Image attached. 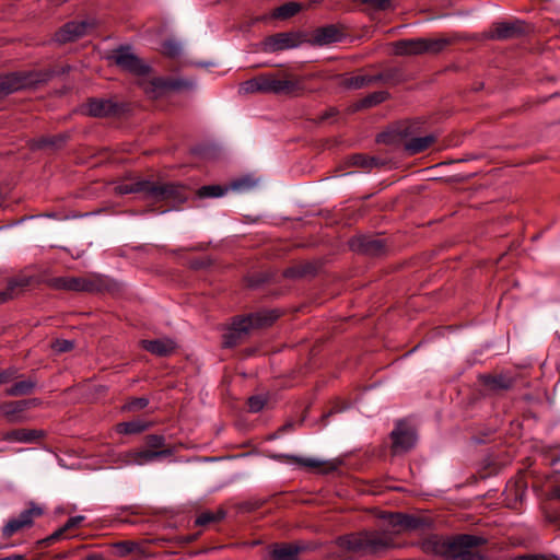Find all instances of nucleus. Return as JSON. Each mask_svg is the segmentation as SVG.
Masks as SVG:
<instances>
[{
  "label": "nucleus",
  "instance_id": "a19ab883",
  "mask_svg": "<svg viewBox=\"0 0 560 560\" xmlns=\"http://www.w3.org/2000/svg\"><path fill=\"white\" fill-rule=\"evenodd\" d=\"M182 46L174 38L165 39L161 45V54L168 59H177L182 56Z\"/></svg>",
  "mask_w": 560,
  "mask_h": 560
},
{
  "label": "nucleus",
  "instance_id": "6e6d98bb",
  "mask_svg": "<svg viewBox=\"0 0 560 560\" xmlns=\"http://www.w3.org/2000/svg\"><path fill=\"white\" fill-rule=\"evenodd\" d=\"M149 405V399L145 397H133L126 405L125 409L128 411H138L144 409Z\"/></svg>",
  "mask_w": 560,
  "mask_h": 560
},
{
  "label": "nucleus",
  "instance_id": "b1692460",
  "mask_svg": "<svg viewBox=\"0 0 560 560\" xmlns=\"http://www.w3.org/2000/svg\"><path fill=\"white\" fill-rule=\"evenodd\" d=\"M246 322V326L252 329H262L270 327L279 317L280 313L278 310H259L243 316H240Z\"/></svg>",
  "mask_w": 560,
  "mask_h": 560
},
{
  "label": "nucleus",
  "instance_id": "dca6fc26",
  "mask_svg": "<svg viewBox=\"0 0 560 560\" xmlns=\"http://www.w3.org/2000/svg\"><path fill=\"white\" fill-rule=\"evenodd\" d=\"M326 259L320 257L313 260L294 262L292 266L282 270V278L287 279H313L324 268Z\"/></svg>",
  "mask_w": 560,
  "mask_h": 560
},
{
  "label": "nucleus",
  "instance_id": "338daca9",
  "mask_svg": "<svg viewBox=\"0 0 560 560\" xmlns=\"http://www.w3.org/2000/svg\"><path fill=\"white\" fill-rule=\"evenodd\" d=\"M487 557L476 549H466L459 560H486Z\"/></svg>",
  "mask_w": 560,
  "mask_h": 560
},
{
  "label": "nucleus",
  "instance_id": "f03ea898",
  "mask_svg": "<svg viewBox=\"0 0 560 560\" xmlns=\"http://www.w3.org/2000/svg\"><path fill=\"white\" fill-rule=\"evenodd\" d=\"M335 542L338 547L349 552L376 557L396 548V544L390 536L369 529L340 535L336 538Z\"/></svg>",
  "mask_w": 560,
  "mask_h": 560
},
{
  "label": "nucleus",
  "instance_id": "bf43d9fd",
  "mask_svg": "<svg viewBox=\"0 0 560 560\" xmlns=\"http://www.w3.org/2000/svg\"><path fill=\"white\" fill-rule=\"evenodd\" d=\"M311 35H343L340 28L335 24H328L325 26L317 27L312 32Z\"/></svg>",
  "mask_w": 560,
  "mask_h": 560
},
{
  "label": "nucleus",
  "instance_id": "1a4fd4ad",
  "mask_svg": "<svg viewBox=\"0 0 560 560\" xmlns=\"http://www.w3.org/2000/svg\"><path fill=\"white\" fill-rule=\"evenodd\" d=\"M129 112V104L114 98L91 97L86 102V113L91 117H121Z\"/></svg>",
  "mask_w": 560,
  "mask_h": 560
},
{
  "label": "nucleus",
  "instance_id": "13d9d810",
  "mask_svg": "<svg viewBox=\"0 0 560 560\" xmlns=\"http://www.w3.org/2000/svg\"><path fill=\"white\" fill-rule=\"evenodd\" d=\"M248 410L250 412H259L266 405V399L261 395H255L247 400Z\"/></svg>",
  "mask_w": 560,
  "mask_h": 560
},
{
  "label": "nucleus",
  "instance_id": "4d7b16f0",
  "mask_svg": "<svg viewBox=\"0 0 560 560\" xmlns=\"http://www.w3.org/2000/svg\"><path fill=\"white\" fill-rule=\"evenodd\" d=\"M19 370L14 366H10L5 370L0 371V385L8 384L19 378Z\"/></svg>",
  "mask_w": 560,
  "mask_h": 560
},
{
  "label": "nucleus",
  "instance_id": "423d86ee",
  "mask_svg": "<svg viewBox=\"0 0 560 560\" xmlns=\"http://www.w3.org/2000/svg\"><path fill=\"white\" fill-rule=\"evenodd\" d=\"M487 544V538L472 534H455L445 536L442 558L445 560H459L466 549H477Z\"/></svg>",
  "mask_w": 560,
  "mask_h": 560
},
{
  "label": "nucleus",
  "instance_id": "bb28decb",
  "mask_svg": "<svg viewBox=\"0 0 560 560\" xmlns=\"http://www.w3.org/2000/svg\"><path fill=\"white\" fill-rule=\"evenodd\" d=\"M43 430L36 429H13L3 434V440L8 442L35 443L45 438Z\"/></svg>",
  "mask_w": 560,
  "mask_h": 560
},
{
  "label": "nucleus",
  "instance_id": "ddd939ff",
  "mask_svg": "<svg viewBox=\"0 0 560 560\" xmlns=\"http://www.w3.org/2000/svg\"><path fill=\"white\" fill-rule=\"evenodd\" d=\"M389 438L392 440V451L397 454L411 451L416 446L418 436L416 429L409 425L406 420H398Z\"/></svg>",
  "mask_w": 560,
  "mask_h": 560
},
{
  "label": "nucleus",
  "instance_id": "a878e982",
  "mask_svg": "<svg viewBox=\"0 0 560 560\" xmlns=\"http://www.w3.org/2000/svg\"><path fill=\"white\" fill-rule=\"evenodd\" d=\"M140 346L145 351L156 357H168L176 348L175 342L172 339H142Z\"/></svg>",
  "mask_w": 560,
  "mask_h": 560
},
{
  "label": "nucleus",
  "instance_id": "5701e85b",
  "mask_svg": "<svg viewBox=\"0 0 560 560\" xmlns=\"http://www.w3.org/2000/svg\"><path fill=\"white\" fill-rule=\"evenodd\" d=\"M101 32L100 22L94 18H85L80 21H70L63 24L55 35H86Z\"/></svg>",
  "mask_w": 560,
  "mask_h": 560
},
{
  "label": "nucleus",
  "instance_id": "79ce46f5",
  "mask_svg": "<svg viewBox=\"0 0 560 560\" xmlns=\"http://www.w3.org/2000/svg\"><path fill=\"white\" fill-rule=\"evenodd\" d=\"M330 407L329 409L325 410L323 415L320 416V422L326 423V421L332 417L334 415L341 412L349 408L350 402L347 400H342L339 397H335L329 401Z\"/></svg>",
  "mask_w": 560,
  "mask_h": 560
},
{
  "label": "nucleus",
  "instance_id": "58836bf2",
  "mask_svg": "<svg viewBox=\"0 0 560 560\" xmlns=\"http://www.w3.org/2000/svg\"><path fill=\"white\" fill-rule=\"evenodd\" d=\"M229 189V185H205L198 188L197 196L203 198H219L224 196Z\"/></svg>",
  "mask_w": 560,
  "mask_h": 560
},
{
  "label": "nucleus",
  "instance_id": "2f4dec72",
  "mask_svg": "<svg viewBox=\"0 0 560 560\" xmlns=\"http://www.w3.org/2000/svg\"><path fill=\"white\" fill-rule=\"evenodd\" d=\"M24 411L21 400L0 402V413L11 423L21 422L23 418L20 416Z\"/></svg>",
  "mask_w": 560,
  "mask_h": 560
},
{
  "label": "nucleus",
  "instance_id": "72a5a7b5",
  "mask_svg": "<svg viewBox=\"0 0 560 560\" xmlns=\"http://www.w3.org/2000/svg\"><path fill=\"white\" fill-rule=\"evenodd\" d=\"M384 85L395 86L408 81V75L401 67H386L383 69Z\"/></svg>",
  "mask_w": 560,
  "mask_h": 560
},
{
  "label": "nucleus",
  "instance_id": "393cba45",
  "mask_svg": "<svg viewBox=\"0 0 560 560\" xmlns=\"http://www.w3.org/2000/svg\"><path fill=\"white\" fill-rule=\"evenodd\" d=\"M69 139L70 135L68 132H61L52 136H40L30 141V148L33 151L45 149L57 151L62 149Z\"/></svg>",
  "mask_w": 560,
  "mask_h": 560
},
{
  "label": "nucleus",
  "instance_id": "a211bd4d",
  "mask_svg": "<svg viewBox=\"0 0 560 560\" xmlns=\"http://www.w3.org/2000/svg\"><path fill=\"white\" fill-rule=\"evenodd\" d=\"M310 82V77L292 74L282 68V95L296 97L313 92L315 89L308 85Z\"/></svg>",
  "mask_w": 560,
  "mask_h": 560
},
{
  "label": "nucleus",
  "instance_id": "412c9836",
  "mask_svg": "<svg viewBox=\"0 0 560 560\" xmlns=\"http://www.w3.org/2000/svg\"><path fill=\"white\" fill-rule=\"evenodd\" d=\"M478 382L486 390L492 394H499L512 389L515 386L516 378L509 374H479Z\"/></svg>",
  "mask_w": 560,
  "mask_h": 560
},
{
  "label": "nucleus",
  "instance_id": "e2e57ef3",
  "mask_svg": "<svg viewBox=\"0 0 560 560\" xmlns=\"http://www.w3.org/2000/svg\"><path fill=\"white\" fill-rule=\"evenodd\" d=\"M329 340H330V336H324V337L316 339L313 347L310 350V358L314 359L315 357H317L322 352L326 342H328Z\"/></svg>",
  "mask_w": 560,
  "mask_h": 560
},
{
  "label": "nucleus",
  "instance_id": "2eb2a0df",
  "mask_svg": "<svg viewBox=\"0 0 560 560\" xmlns=\"http://www.w3.org/2000/svg\"><path fill=\"white\" fill-rule=\"evenodd\" d=\"M413 135L412 127L407 121L390 124L385 130L376 135L375 142L385 145L405 148L406 139Z\"/></svg>",
  "mask_w": 560,
  "mask_h": 560
},
{
  "label": "nucleus",
  "instance_id": "9d476101",
  "mask_svg": "<svg viewBox=\"0 0 560 560\" xmlns=\"http://www.w3.org/2000/svg\"><path fill=\"white\" fill-rule=\"evenodd\" d=\"M38 82L37 74L32 71H14L0 74V96L34 86Z\"/></svg>",
  "mask_w": 560,
  "mask_h": 560
},
{
  "label": "nucleus",
  "instance_id": "f704fd0d",
  "mask_svg": "<svg viewBox=\"0 0 560 560\" xmlns=\"http://www.w3.org/2000/svg\"><path fill=\"white\" fill-rule=\"evenodd\" d=\"M273 277V272L269 270H260L247 275L245 281L248 288L259 289L262 288L265 284L269 283Z\"/></svg>",
  "mask_w": 560,
  "mask_h": 560
},
{
  "label": "nucleus",
  "instance_id": "c756f323",
  "mask_svg": "<svg viewBox=\"0 0 560 560\" xmlns=\"http://www.w3.org/2000/svg\"><path fill=\"white\" fill-rule=\"evenodd\" d=\"M173 455L172 448H164L160 451H153L150 448L133 451L130 453V457L133 463L138 465L148 464L161 458L170 457Z\"/></svg>",
  "mask_w": 560,
  "mask_h": 560
},
{
  "label": "nucleus",
  "instance_id": "f8f14e48",
  "mask_svg": "<svg viewBox=\"0 0 560 560\" xmlns=\"http://www.w3.org/2000/svg\"><path fill=\"white\" fill-rule=\"evenodd\" d=\"M43 514L44 510L40 506L34 502H30L27 509L22 511L18 517L10 518L1 528V537L3 539H9L18 532L32 527L34 520L42 516Z\"/></svg>",
  "mask_w": 560,
  "mask_h": 560
},
{
  "label": "nucleus",
  "instance_id": "a18cd8bd",
  "mask_svg": "<svg viewBox=\"0 0 560 560\" xmlns=\"http://www.w3.org/2000/svg\"><path fill=\"white\" fill-rule=\"evenodd\" d=\"M370 161H372V155L368 153H353L346 156L345 164L348 167H361L370 170Z\"/></svg>",
  "mask_w": 560,
  "mask_h": 560
},
{
  "label": "nucleus",
  "instance_id": "e433bc0d",
  "mask_svg": "<svg viewBox=\"0 0 560 560\" xmlns=\"http://www.w3.org/2000/svg\"><path fill=\"white\" fill-rule=\"evenodd\" d=\"M150 427L149 422L142 420H132L117 424V432L121 434H138L144 432Z\"/></svg>",
  "mask_w": 560,
  "mask_h": 560
},
{
  "label": "nucleus",
  "instance_id": "774afa93",
  "mask_svg": "<svg viewBox=\"0 0 560 560\" xmlns=\"http://www.w3.org/2000/svg\"><path fill=\"white\" fill-rule=\"evenodd\" d=\"M85 520L83 515H77L68 518V521L62 525L67 532L77 528L81 525V523Z\"/></svg>",
  "mask_w": 560,
  "mask_h": 560
},
{
  "label": "nucleus",
  "instance_id": "5fc2aeb1",
  "mask_svg": "<svg viewBox=\"0 0 560 560\" xmlns=\"http://www.w3.org/2000/svg\"><path fill=\"white\" fill-rule=\"evenodd\" d=\"M67 533L66 528L61 526L57 530H55L51 535L47 536L44 539L38 540V545L40 547H48L52 545L54 542L58 541L59 539L65 537V534Z\"/></svg>",
  "mask_w": 560,
  "mask_h": 560
},
{
  "label": "nucleus",
  "instance_id": "6ab92c4d",
  "mask_svg": "<svg viewBox=\"0 0 560 560\" xmlns=\"http://www.w3.org/2000/svg\"><path fill=\"white\" fill-rule=\"evenodd\" d=\"M526 490L527 481L524 477L510 479L503 492L505 495V499L503 500L504 506L517 511L524 501Z\"/></svg>",
  "mask_w": 560,
  "mask_h": 560
},
{
  "label": "nucleus",
  "instance_id": "8fccbe9b",
  "mask_svg": "<svg viewBox=\"0 0 560 560\" xmlns=\"http://www.w3.org/2000/svg\"><path fill=\"white\" fill-rule=\"evenodd\" d=\"M145 446L153 451L164 450L165 436L161 434H148L144 438Z\"/></svg>",
  "mask_w": 560,
  "mask_h": 560
},
{
  "label": "nucleus",
  "instance_id": "4468645a",
  "mask_svg": "<svg viewBox=\"0 0 560 560\" xmlns=\"http://www.w3.org/2000/svg\"><path fill=\"white\" fill-rule=\"evenodd\" d=\"M240 92L247 93H280L279 70L261 73L253 79L243 82Z\"/></svg>",
  "mask_w": 560,
  "mask_h": 560
},
{
  "label": "nucleus",
  "instance_id": "4c0bfd02",
  "mask_svg": "<svg viewBox=\"0 0 560 560\" xmlns=\"http://www.w3.org/2000/svg\"><path fill=\"white\" fill-rule=\"evenodd\" d=\"M257 185V179L250 175H244L230 182L229 189L238 192H245L254 189Z\"/></svg>",
  "mask_w": 560,
  "mask_h": 560
},
{
  "label": "nucleus",
  "instance_id": "680f3d73",
  "mask_svg": "<svg viewBox=\"0 0 560 560\" xmlns=\"http://www.w3.org/2000/svg\"><path fill=\"white\" fill-rule=\"evenodd\" d=\"M308 406L304 407L303 410L301 411V416L299 418L298 421H294L292 419H289L287 420L283 424H282V433L283 432H288V431H291V430H294L295 425L296 424H302L306 418V413L308 411Z\"/></svg>",
  "mask_w": 560,
  "mask_h": 560
},
{
  "label": "nucleus",
  "instance_id": "864d4df0",
  "mask_svg": "<svg viewBox=\"0 0 560 560\" xmlns=\"http://www.w3.org/2000/svg\"><path fill=\"white\" fill-rule=\"evenodd\" d=\"M74 348V342L68 339H56L51 343V349L56 353H66Z\"/></svg>",
  "mask_w": 560,
  "mask_h": 560
},
{
  "label": "nucleus",
  "instance_id": "f257e3e1",
  "mask_svg": "<svg viewBox=\"0 0 560 560\" xmlns=\"http://www.w3.org/2000/svg\"><path fill=\"white\" fill-rule=\"evenodd\" d=\"M120 195L141 194L143 200L153 203L165 202L171 209H177L188 200V189L178 183H162L151 179H138L117 186Z\"/></svg>",
  "mask_w": 560,
  "mask_h": 560
},
{
  "label": "nucleus",
  "instance_id": "de8ad7c7",
  "mask_svg": "<svg viewBox=\"0 0 560 560\" xmlns=\"http://www.w3.org/2000/svg\"><path fill=\"white\" fill-rule=\"evenodd\" d=\"M30 280L27 278L11 279L8 283L7 291L0 292V304L7 302L12 296V292L18 287H27Z\"/></svg>",
  "mask_w": 560,
  "mask_h": 560
},
{
  "label": "nucleus",
  "instance_id": "7ed1b4c3",
  "mask_svg": "<svg viewBox=\"0 0 560 560\" xmlns=\"http://www.w3.org/2000/svg\"><path fill=\"white\" fill-rule=\"evenodd\" d=\"M106 59L121 71L136 77L137 80L144 79L154 72L152 66L140 58L130 45H119L110 49Z\"/></svg>",
  "mask_w": 560,
  "mask_h": 560
},
{
  "label": "nucleus",
  "instance_id": "603ef678",
  "mask_svg": "<svg viewBox=\"0 0 560 560\" xmlns=\"http://www.w3.org/2000/svg\"><path fill=\"white\" fill-rule=\"evenodd\" d=\"M303 9V4L300 2H287L282 3V20H288L298 14Z\"/></svg>",
  "mask_w": 560,
  "mask_h": 560
},
{
  "label": "nucleus",
  "instance_id": "9b49d317",
  "mask_svg": "<svg viewBox=\"0 0 560 560\" xmlns=\"http://www.w3.org/2000/svg\"><path fill=\"white\" fill-rule=\"evenodd\" d=\"M282 460L298 465L300 468L305 469L308 472L317 475H330L339 469L343 465L341 458H335L331 460H322L316 458H304L294 455L282 454Z\"/></svg>",
  "mask_w": 560,
  "mask_h": 560
},
{
  "label": "nucleus",
  "instance_id": "ea45409f",
  "mask_svg": "<svg viewBox=\"0 0 560 560\" xmlns=\"http://www.w3.org/2000/svg\"><path fill=\"white\" fill-rule=\"evenodd\" d=\"M226 515V512L223 509L218 510L217 512L205 511L200 513L195 520L196 526H207L209 524L219 523Z\"/></svg>",
  "mask_w": 560,
  "mask_h": 560
},
{
  "label": "nucleus",
  "instance_id": "f3484780",
  "mask_svg": "<svg viewBox=\"0 0 560 560\" xmlns=\"http://www.w3.org/2000/svg\"><path fill=\"white\" fill-rule=\"evenodd\" d=\"M535 32L534 24L513 18L492 23L489 32L482 35H530Z\"/></svg>",
  "mask_w": 560,
  "mask_h": 560
},
{
  "label": "nucleus",
  "instance_id": "7c9ffc66",
  "mask_svg": "<svg viewBox=\"0 0 560 560\" xmlns=\"http://www.w3.org/2000/svg\"><path fill=\"white\" fill-rule=\"evenodd\" d=\"M445 536L438 534H430L420 542L421 550L427 555H434L442 557L444 548Z\"/></svg>",
  "mask_w": 560,
  "mask_h": 560
},
{
  "label": "nucleus",
  "instance_id": "0eeeda50",
  "mask_svg": "<svg viewBox=\"0 0 560 560\" xmlns=\"http://www.w3.org/2000/svg\"><path fill=\"white\" fill-rule=\"evenodd\" d=\"M349 249L358 255L381 258L388 254V242L378 238L377 234H357L348 241Z\"/></svg>",
  "mask_w": 560,
  "mask_h": 560
},
{
  "label": "nucleus",
  "instance_id": "3c124183",
  "mask_svg": "<svg viewBox=\"0 0 560 560\" xmlns=\"http://www.w3.org/2000/svg\"><path fill=\"white\" fill-rule=\"evenodd\" d=\"M500 469H501V466L499 463L489 462L485 466H482L481 469H479L478 476L480 479H487L490 476H494V475L499 474Z\"/></svg>",
  "mask_w": 560,
  "mask_h": 560
},
{
  "label": "nucleus",
  "instance_id": "052dcab7",
  "mask_svg": "<svg viewBox=\"0 0 560 560\" xmlns=\"http://www.w3.org/2000/svg\"><path fill=\"white\" fill-rule=\"evenodd\" d=\"M363 3L374 11H385L392 7L390 0H363Z\"/></svg>",
  "mask_w": 560,
  "mask_h": 560
},
{
  "label": "nucleus",
  "instance_id": "c9c22d12",
  "mask_svg": "<svg viewBox=\"0 0 560 560\" xmlns=\"http://www.w3.org/2000/svg\"><path fill=\"white\" fill-rule=\"evenodd\" d=\"M390 97V94L387 91H375L373 93L368 94L363 98H361L357 103V109H364L374 107Z\"/></svg>",
  "mask_w": 560,
  "mask_h": 560
},
{
  "label": "nucleus",
  "instance_id": "6e6552de",
  "mask_svg": "<svg viewBox=\"0 0 560 560\" xmlns=\"http://www.w3.org/2000/svg\"><path fill=\"white\" fill-rule=\"evenodd\" d=\"M377 517L386 521L387 525L397 532H415L432 526L431 518L404 512L381 511Z\"/></svg>",
  "mask_w": 560,
  "mask_h": 560
},
{
  "label": "nucleus",
  "instance_id": "473e14b6",
  "mask_svg": "<svg viewBox=\"0 0 560 560\" xmlns=\"http://www.w3.org/2000/svg\"><path fill=\"white\" fill-rule=\"evenodd\" d=\"M37 385V381L33 377L27 380L16 381L12 386L5 389L7 396L18 397L31 395Z\"/></svg>",
  "mask_w": 560,
  "mask_h": 560
},
{
  "label": "nucleus",
  "instance_id": "aec40b11",
  "mask_svg": "<svg viewBox=\"0 0 560 560\" xmlns=\"http://www.w3.org/2000/svg\"><path fill=\"white\" fill-rule=\"evenodd\" d=\"M137 86L152 100H158L171 93V77H153L137 80Z\"/></svg>",
  "mask_w": 560,
  "mask_h": 560
},
{
  "label": "nucleus",
  "instance_id": "49530a36",
  "mask_svg": "<svg viewBox=\"0 0 560 560\" xmlns=\"http://www.w3.org/2000/svg\"><path fill=\"white\" fill-rule=\"evenodd\" d=\"M196 80L189 78H174L171 77V93L194 91L196 89Z\"/></svg>",
  "mask_w": 560,
  "mask_h": 560
},
{
  "label": "nucleus",
  "instance_id": "20e7f679",
  "mask_svg": "<svg viewBox=\"0 0 560 560\" xmlns=\"http://www.w3.org/2000/svg\"><path fill=\"white\" fill-rule=\"evenodd\" d=\"M49 285L56 290L86 293L110 292L115 288L113 281L98 275L91 277H56L50 279Z\"/></svg>",
  "mask_w": 560,
  "mask_h": 560
},
{
  "label": "nucleus",
  "instance_id": "0e129e2a",
  "mask_svg": "<svg viewBox=\"0 0 560 560\" xmlns=\"http://www.w3.org/2000/svg\"><path fill=\"white\" fill-rule=\"evenodd\" d=\"M280 19V5L272 9L270 14H264L252 20L250 23L269 22Z\"/></svg>",
  "mask_w": 560,
  "mask_h": 560
},
{
  "label": "nucleus",
  "instance_id": "c85d7f7f",
  "mask_svg": "<svg viewBox=\"0 0 560 560\" xmlns=\"http://www.w3.org/2000/svg\"><path fill=\"white\" fill-rule=\"evenodd\" d=\"M346 37H282V50L298 47L303 42L311 46H325L331 43L342 42Z\"/></svg>",
  "mask_w": 560,
  "mask_h": 560
},
{
  "label": "nucleus",
  "instance_id": "09e8293b",
  "mask_svg": "<svg viewBox=\"0 0 560 560\" xmlns=\"http://www.w3.org/2000/svg\"><path fill=\"white\" fill-rule=\"evenodd\" d=\"M115 552L118 557H127L139 549V545L132 540H122L114 545Z\"/></svg>",
  "mask_w": 560,
  "mask_h": 560
},
{
  "label": "nucleus",
  "instance_id": "69168bd1",
  "mask_svg": "<svg viewBox=\"0 0 560 560\" xmlns=\"http://www.w3.org/2000/svg\"><path fill=\"white\" fill-rule=\"evenodd\" d=\"M262 49L266 51L280 50V37H266V40L262 43Z\"/></svg>",
  "mask_w": 560,
  "mask_h": 560
},
{
  "label": "nucleus",
  "instance_id": "cd10ccee",
  "mask_svg": "<svg viewBox=\"0 0 560 560\" xmlns=\"http://www.w3.org/2000/svg\"><path fill=\"white\" fill-rule=\"evenodd\" d=\"M438 141V137L433 133L424 137H409L406 139L404 151L407 155L412 156L428 150Z\"/></svg>",
  "mask_w": 560,
  "mask_h": 560
},
{
  "label": "nucleus",
  "instance_id": "39448f33",
  "mask_svg": "<svg viewBox=\"0 0 560 560\" xmlns=\"http://www.w3.org/2000/svg\"><path fill=\"white\" fill-rule=\"evenodd\" d=\"M457 37H438L424 38L418 37L416 39H401L393 43L394 54L397 56L406 55H422L432 54L436 55L445 49L447 46L454 44Z\"/></svg>",
  "mask_w": 560,
  "mask_h": 560
},
{
  "label": "nucleus",
  "instance_id": "37998d69",
  "mask_svg": "<svg viewBox=\"0 0 560 560\" xmlns=\"http://www.w3.org/2000/svg\"><path fill=\"white\" fill-rule=\"evenodd\" d=\"M306 546L302 542H282V560H300L299 555L306 551Z\"/></svg>",
  "mask_w": 560,
  "mask_h": 560
},
{
  "label": "nucleus",
  "instance_id": "c03bdc74",
  "mask_svg": "<svg viewBox=\"0 0 560 560\" xmlns=\"http://www.w3.org/2000/svg\"><path fill=\"white\" fill-rule=\"evenodd\" d=\"M371 85V79L369 73L366 74H357L350 78H346L342 81V86L348 90H359L365 86Z\"/></svg>",
  "mask_w": 560,
  "mask_h": 560
},
{
  "label": "nucleus",
  "instance_id": "4be33fe9",
  "mask_svg": "<svg viewBox=\"0 0 560 560\" xmlns=\"http://www.w3.org/2000/svg\"><path fill=\"white\" fill-rule=\"evenodd\" d=\"M250 329L246 326V322L240 316H235L231 326L223 334L222 346L224 348H234L242 345L248 338Z\"/></svg>",
  "mask_w": 560,
  "mask_h": 560
}]
</instances>
